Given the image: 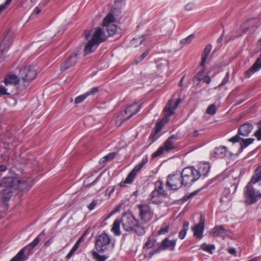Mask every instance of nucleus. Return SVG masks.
Instances as JSON below:
<instances>
[{
    "instance_id": "obj_1",
    "label": "nucleus",
    "mask_w": 261,
    "mask_h": 261,
    "mask_svg": "<svg viewBox=\"0 0 261 261\" xmlns=\"http://www.w3.org/2000/svg\"><path fill=\"white\" fill-rule=\"evenodd\" d=\"M121 221L125 231H134L138 236H142L145 234V227L139 220L136 219L132 213L123 214Z\"/></svg>"
},
{
    "instance_id": "obj_2",
    "label": "nucleus",
    "mask_w": 261,
    "mask_h": 261,
    "mask_svg": "<svg viewBox=\"0 0 261 261\" xmlns=\"http://www.w3.org/2000/svg\"><path fill=\"white\" fill-rule=\"evenodd\" d=\"M181 102L180 98L174 100L170 99L164 109V117L162 120L158 122L155 125L153 131L155 133H159L163 128L164 122L166 123L169 120V117L174 114V111L177 108L179 103Z\"/></svg>"
},
{
    "instance_id": "obj_3",
    "label": "nucleus",
    "mask_w": 261,
    "mask_h": 261,
    "mask_svg": "<svg viewBox=\"0 0 261 261\" xmlns=\"http://www.w3.org/2000/svg\"><path fill=\"white\" fill-rule=\"evenodd\" d=\"M107 40V36L105 34L100 28L95 29L93 34L92 38L89 41L84 47L85 55L90 54L95 51L99 44Z\"/></svg>"
},
{
    "instance_id": "obj_4",
    "label": "nucleus",
    "mask_w": 261,
    "mask_h": 261,
    "mask_svg": "<svg viewBox=\"0 0 261 261\" xmlns=\"http://www.w3.org/2000/svg\"><path fill=\"white\" fill-rule=\"evenodd\" d=\"M180 174L181 178V184L186 187H190L195 181L199 178V174L197 169L193 167L185 168Z\"/></svg>"
},
{
    "instance_id": "obj_5",
    "label": "nucleus",
    "mask_w": 261,
    "mask_h": 261,
    "mask_svg": "<svg viewBox=\"0 0 261 261\" xmlns=\"http://www.w3.org/2000/svg\"><path fill=\"white\" fill-rule=\"evenodd\" d=\"M15 181L13 177H7L3 178L0 182V187L3 188L2 198L4 203L8 201L11 198Z\"/></svg>"
},
{
    "instance_id": "obj_6",
    "label": "nucleus",
    "mask_w": 261,
    "mask_h": 261,
    "mask_svg": "<svg viewBox=\"0 0 261 261\" xmlns=\"http://www.w3.org/2000/svg\"><path fill=\"white\" fill-rule=\"evenodd\" d=\"M115 20V16L111 13L108 14L103 20L102 28H100L107 36V38L108 36H112L115 34L119 29L113 24Z\"/></svg>"
},
{
    "instance_id": "obj_7",
    "label": "nucleus",
    "mask_w": 261,
    "mask_h": 261,
    "mask_svg": "<svg viewBox=\"0 0 261 261\" xmlns=\"http://www.w3.org/2000/svg\"><path fill=\"white\" fill-rule=\"evenodd\" d=\"M177 140V137L176 136L172 135L170 136L165 141L163 145L160 146L158 149L152 154V157H158L163 154L164 152H169L171 150L175 149L176 146L175 145V142Z\"/></svg>"
},
{
    "instance_id": "obj_8",
    "label": "nucleus",
    "mask_w": 261,
    "mask_h": 261,
    "mask_svg": "<svg viewBox=\"0 0 261 261\" xmlns=\"http://www.w3.org/2000/svg\"><path fill=\"white\" fill-rule=\"evenodd\" d=\"M111 243V238L106 233L97 236L95 241V249L99 253H103L108 250Z\"/></svg>"
},
{
    "instance_id": "obj_9",
    "label": "nucleus",
    "mask_w": 261,
    "mask_h": 261,
    "mask_svg": "<svg viewBox=\"0 0 261 261\" xmlns=\"http://www.w3.org/2000/svg\"><path fill=\"white\" fill-rule=\"evenodd\" d=\"M166 186L169 190H176L183 186L180 173H172L168 175Z\"/></svg>"
},
{
    "instance_id": "obj_10",
    "label": "nucleus",
    "mask_w": 261,
    "mask_h": 261,
    "mask_svg": "<svg viewBox=\"0 0 261 261\" xmlns=\"http://www.w3.org/2000/svg\"><path fill=\"white\" fill-rule=\"evenodd\" d=\"M19 75L24 83L29 84L35 79L37 72L33 67L26 66L19 70Z\"/></svg>"
},
{
    "instance_id": "obj_11",
    "label": "nucleus",
    "mask_w": 261,
    "mask_h": 261,
    "mask_svg": "<svg viewBox=\"0 0 261 261\" xmlns=\"http://www.w3.org/2000/svg\"><path fill=\"white\" fill-rule=\"evenodd\" d=\"M139 216L141 221V224H146L149 222L153 217V213L151 211L150 206L147 204H139Z\"/></svg>"
},
{
    "instance_id": "obj_12",
    "label": "nucleus",
    "mask_w": 261,
    "mask_h": 261,
    "mask_svg": "<svg viewBox=\"0 0 261 261\" xmlns=\"http://www.w3.org/2000/svg\"><path fill=\"white\" fill-rule=\"evenodd\" d=\"M253 128V126L252 124L249 122L244 123L239 127L238 131V134L231 138L229 141L233 143L239 142L241 139L240 136L244 137L248 136L252 132Z\"/></svg>"
},
{
    "instance_id": "obj_13",
    "label": "nucleus",
    "mask_w": 261,
    "mask_h": 261,
    "mask_svg": "<svg viewBox=\"0 0 261 261\" xmlns=\"http://www.w3.org/2000/svg\"><path fill=\"white\" fill-rule=\"evenodd\" d=\"M141 103L134 102L132 105L128 107L124 112L121 113V116L123 117V119L120 118L121 121L120 125L122 124L124 121L129 119L134 115L137 113L141 108Z\"/></svg>"
},
{
    "instance_id": "obj_14",
    "label": "nucleus",
    "mask_w": 261,
    "mask_h": 261,
    "mask_svg": "<svg viewBox=\"0 0 261 261\" xmlns=\"http://www.w3.org/2000/svg\"><path fill=\"white\" fill-rule=\"evenodd\" d=\"M252 185L248 183L245 187V202L249 204L254 203L257 201V196L256 195L254 189Z\"/></svg>"
},
{
    "instance_id": "obj_15",
    "label": "nucleus",
    "mask_w": 261,
    "mask_h": 261,
    "mask_svg": "<svg viewBox=\"0 0 261 261\" xmlns=\"http://www.w3.org/2000/svg\"><path fill=\"white\" fill-rule=\"evenodd\" d=\"M79 58V53L77 52L72 53L61 64V70H66L70 67L74 66L77 63Z\"/></svg>"
},
{
    "instance_id": "obj_16",
    "label": "nucleus",
    "mask_w": 261,
    "mask_h": 261,
    "mask_svg": "<svg viewBox=\"0 0 261 261\" xmlns=\"http://www.w3.org/2000/svg\"><path fill=\"white\" fill-rule=\"evenodd\" d=\"M204 217L202 215H201L199 222L192 228V230L194 232V236L198 239H201L203 237V233L204 229Z\"/></svg>"
},
{
    "instance_id": "obj_17",
    "label": "nucleus",
    "mask_w": 261,
    "mask_h": 261,
    "mask_svg": "<svg viewBox=\"0 0 261 261\" xmlns=\"http://www.w3.org/2000/svg\"><path fill=\"white\" fill-rule=\"evenodd\" d=\"M15 179L14 188L20 191L28 190L30 189L31 181L30 179H18L13 177Z\"/></svg>"
},
{
    "instance_id": "obj_18",
    "label": "nucleus",
    "mask_w": 261,
    "mask_h": 261,
    "mask_svg": "<svg viewBox=\"0 0 261 261\" xmlns=\"http://www.w3.org/2000/svg\"><path fill=\"white\" fill-rule=\"evenodd\" d=\"M177 239L174 240H169V238H165L159 246L161 250L168 249L170 251H173L175 249Z\"/></svg>"
},
{
    "instance_id": "obj_19",
    "label": "nucleus",
    "mask_w": 261,
    "mask_h": 261,
    "mask_svg": "<svg viewBox=\"0 0 261 261\" xmlns=\"http://www.w3.org/2000/svg\"><path fill=\"white\" fill-rule=\"evenodd\" d=\"M226 230L223 225L216 226L210 230V234L214 237H224Z\"/></svg>"
},
{
    "instance_id": "obj_20",
    "label": "nucleus",
    "mask_w": 261,
    "mask_h": 261,
    "mask_svg": "<svg viewBox=\"0 0 261 261\" xmlns=\"http://www.w3.org/2000/svg\"><path fill=\"white\" fill-rule=\"evenodd\" d=\"M261 181V165L258 166L254 171L249 184L254 185Z\"/></svg>"
},
{
    "instance_id": "obj_21",
    "label": "nucleus",
    "mask_w": 261,
    "mask_h": 261,
    "mask_svg": "<svg viewBox=\"0 0 261 261\" xmlns=\"http://www.w3.org/2000/svg\"><path fill=\"white\" fill-rule=\"evenodd\" d=\"M210 170V165L207 163H201L199 164L197 172L199 174V177L201 176H206Z\"/></svg>"
},
{
    "instance_id": "obj_22",
    "label": "nucleus",
    "mask_w": 261,
    "mask_h": 261,
    "mask_svg": "<svg viewBox=\"0 0 261 261\" xmlns=\"http://www.w3.org/2000/svg\"><path fill=\"white\" fill-rule=\"evenodd\" d=\"M19 82V78L15 74L7 75L4 80V83L11 84L17 87Z\"/></svg>"
},
{
    "instance_id": "obj_23",
    "label": "nucleus",
    "mask_w": 261,
    "mask_h": 261,
    "mask_svg": "<svg viewBox=\"0 0 261 261\" xmlns=\"http://www.w3.org/2000/svg\"><path fill=\"white\" fill-rule=\"evenodd\" d=\"M160 196H162V194L154 189L149 195L148 200L153 204H160L162 202L159 198Z\"/></svg>"
},
{
    "instance_id": "obj_24",
    "label": "nucleus",
    "mask_w": 261,
    "mask_h": 261,
    "mask_svg": "<svg viewBox=\"0 0 261 261\" xmlns=\"http://www.w3.org/2000/svg\"><path fill=\"white\" fill-rule=\"evenodd\" d=\"M212 45L211 44H207L205 47L204 50L202 52L201 55V61L200 66L203 67L205 65V63L209 56V54L212 49Z\"/></svg>"
},
{
    "instance_id": "obj_25",
    "label": "nucleus",
    "mask_w": 261,
    "mask_h": 261,
    "mask_svg": "<svg viewBox=\"0 0 261 261\" xmlns=\"http://www.w3.org/2000/svg\"><path fill=\"white\" fill-rule=\"evenodd\" d=\"M86 232H84L83 234L79 239V240L75 243L72 249L70 250L69 252L67 254L66 256V258L68 259L70 258L71 256L74 254L75 251L78 249L80 246V243L82 241L83 238L85 236Z\"/></svg>"
},
{
    "instance_id": "obj_26",
    "label": "nucleus",
    "mask_w": 261,
    "mask_h": 261,
    "mask_svg": "<svg viewBox=\"0 0 261 261\" xmlns=\"http://www.w3.org/2000/svg\"><path fill=\"white\" fill-rule=\"evenodd\" d=\"M214 153L216 157L223 158L226 156L227 148L223 146H219L215 148Z\"/></svg>"
},
{
    "instance_id": "obj_27",
    "label": "nucleus",
    "mask_w": 261,
    "mask_h": 261,
    "mask_svg": "<svg viewBox=\"0 0 261 261\" xmlns=\"http://www.w3.org/2000/svg\"><path fill=\"white\" fill-rule=\"evenodd\" d=\"M154 190L158 191L159 194H161L162 196H167L168 194L167 192L164 189L163 182L161 180H158L154 184Z\"/></svg>"
},
{
    "instance_id": "obj_28",
    "label": "nucleus",
    "mask_w": 261,
    "mask_h": 261,
    "mask_svg": "<svg viewBox=\"0 0 261 261\" xmlns=\"http://www.w3.org/2000/svg\"><path fill=\"white\" fill-rule=\"evenodd\" d=\"M121 220H115L113 224V226L111 228V231L114 233L115 236H119L121 234V231L120 229Z\"/></svg>"
},
{
    "instance_id": "obj_29",
    "label": "nucleus",
    "mask_w": 261,
    "mask_h": 261,
    "mask_svg": "<svg viewBox=\"0 0 261 261\" xmlns=\"http://www.w3.org/2000/svg\"><path fill=\"white\" fill-rule=\"evenodd\" d=\"M147 162L148 159L147 157L143 158L140 163L135 166L134 169L132 170V172L137 175V173L141 170V169L145 166Z\"/></svg>"
},
{
    "instance_id": "obj_30",
    "label": "nucleus",
    "mask_w": 261,
    "mask_h": 261,
    "mask_svg": "<svg viewBox=\"0 0 261 261\" xmlns=\"http://www.w3.org/2000/svg\"><path fill=\"white\" fill-rule=\"evenodd\" d=\"M136 176V175L131 171L126 177L125 180L123 181H121L120 183L119 186L120 187H124L126 184H132L134 181Z\"/></svg>"
},
{
    "instance_id": "obj_31",
    "label": "nucleus",
    "mask_w": 261,
    "mask_h": 261,
    "mask_svg": "<svg viewBox=\"0 0 261 261\" xmlns=\"http://www.w3.org/2000/svg\"><path fill=\"white\" fill-rule=\"evenodd\" d=\"M189 222L185 221L184 222L183 225H182V228L180 230V231L179 232V234H178V237L180 239L182 240L185 238V237L187 234V232L189 228Z\"/></svg>"
},
{
    "instance_id": "obj_32",
    "label": "nucleus",
    "mask_w": 261,
    "mask_h": 261,
    "mask_svg": "<svg viewBox=\"0 0 261 261\" xmlns=\"http://www.w3.org/2000/svg\"><path fill=\"white\" fill-rule=\"evenodd\" d=\"M145 40V36L142 35L141 37L133 38L131 41V45L135 47L143 44Z\"/></svg>"
},
{
    "instance_id": "obj_33",
    "label": "nucleus",
    "mask_w": 261,
    "mask_h": 261,
    "mask_svg": "<svg viewBox=\"0 0 261 261\" xmlns=\"http://www.w3.org/2000/svg\"><path fill=\"white\" fill-rule=\"evenodd\" d=\"M240 140L242 141L240 143L241 148L242 150H243L244 148L247 147L248 145L253 143L255 139L253 138H248L244 139L241 138Z\"/></svg>"
},
{
    "instance_id": "obj_34",
    "label": "nucleus",
    "mask_w": 261,
    "mask_h": 261,
    "mask_svg": "<svg viewBox=\"0 0 261 261\" xmlns=\"http://www.w3.org/2000/svg\"><path fill=\"white\" fill-rule=\"evenodd\" d=\"M200 248L204 251H205L211 254L213 253L214 250L215 249V246L213 244H202Z\"/></svg>"
},
{
    "instance_id": "obj_35",
    "label": "nucleus",
    "mask_w": 261,
    "mask_h": 261,
    "mask_svg": "<svg viewBox=\"0 0 261 261\" xmlns=\"http://www.w3.org/2000/svg\"><path fill=\"white\" fill-rule=\"evenodd\" d=\"M24 249L20 250L18 253L10 261H24Z\"/></svg>"
},
{
    "instance_id": "obj_36",
    "label": "nucleus",
    "mask_w": 261,
    "mask_h": 261,
    "mask_svg": "<svg viewBox=\"0 0 261 261\" xmlns=\"http://www.w3.org/2000/svg\"><path fill=\"white\" fill-rule=\"evenodd\" d=\"M97 251H93L92 252L93 258L96 261H105L108 258V256L101 255Z\"/></svg>"
},
{
    "instance_id": "obj_37",
    "label": "nucleus",
    "mask_w": 261,
    "mask_h": 261,
    "mask_svg": "<svg viewBox=\"0 0 261 261\" xmlns=\"http://www.w3.org/2000/svg\"><path fill=\"white\" fill-rule=\"evenodd\" d=\"M5 84V87L6 89H7L8 90L9 89L10 91H8L9 92H10V93L12 95V94H14V93H16L17 92V90L16 89H17V87L16 86H14L12 85H11V84Z\"/></svg>"
},
{
    "instance_id": "obj_38",
    "label": "nucleus",
    "mask_w": 261,
    "mask_h": 261,
    "mask_svg": "<svg viewBox=\"0 0 261 261\" xmlns=\"http://www.w3.org/2000/svg\"><path fill=\"white\" fill-rule=\"evenodd\" d=\"M8 91H10L9 89H6L4 85H0V97L4 95H11Z\"/></svg>"
},
{
    "instance_id": "obj_39",
    "label": "nucleus",
    "mask_w": 261,
    "mask_h": 261,
    "mask_svg": "<svg viewBox=\"0 0 261 261\" xmlns=\"http://www.w3.org/2000/svg\"><path fill=\"white\" fill-rule=\"evenodd\" d=\"M216 112V106L214 104L210 105L206 110V113L210 115H214Z\"/></svg>"
},
{
    "instance_id": "obj_40",
    "label": "nucleus",
    "mask_w": 261,
    "mask_h": 261,
    "mask_svg": "<svg viewBox=\"0 0 261 261\" xmlns=\"http://www.w3.org/2000/svg\"><path fill=\"white\" fill-rule=\"evenodd\" d=\"M169 230V225L162 226L160 229L158 231V234L159 235L164 234L167 233Z\"/></svg>"
},
{
    "instance_id": "obj_41",
    "label": "nucleus",
    "mask_w": 261,
    "mask_h": 261,
    "mask_svg": "<svg viewBox=\"0 0 261 261\" xmlns=\"http://www.w3.org/2000/svg\"><path fill=\"white\" fill-rule=\"evenodd\" d=\"M87 97L86 93L84 94L81 95L77 97H76L75 99V103L76 104L80 103L82 102L85 98Z\"/></svg>"
},
{
    "instance_id": "obj_42",
    "label": "nucleus",
    "mask_w": 261,
    "mask_h": 261,
    "mask_svg": "<svg viewBox=\"0 0 261 261\" xmlns=\"http://www.w3.org/2000/svg\"><path fill=\"white\" fill-rule=\"evenodd\" d=\"M149 54V50L144 51L141 56L137 58L136 60V63L138 64L141 62Z\"/></svg>"
},
{
    "instance_id": "obj_43",
    "label": "nucleus",
    "mask_w": 261,
    "mask_h": 261,
    "mask_svg": "<svg viewBox=\"0 0 261 261\" xmlns=\"http://www.w3.org/2000/svg\"><path fill=\"white\" fill-rule=\"evenodd\" d=\"M194 37V35L192 34V35L189 36L188 37H187L186 38L181 40L180 42H181V43L185 44H189L193 39Z\"/></svg>"
},
{
    "instance_id": "obj_44",
    "label": "nucleus",
    "mask_w": 261,
    "mask_h": 261,
    "mask_svg": "<svg viewBox=\"0 0 261 261\" xmlns=\"http://www.w3.org/2000/svg\"><path fill=\"white\" fill-rule=\"evenodd\" d=\"M39 241H40V240L39 239V236H38L34 239V240L32 243H31L28 245V247L30 248L31 249H33L38 244Z\"/></svg>"
},
{
    "instance_id": "obj_45",
    "label": "nucleus",
    "mask_w": 261,
    "mask_h": 261,
    "mask_svg": "<svg viewBox=\"0 0 261 261\" xmlns=\"http://www.w3.org/2000/svg\"><path fill=\"white\" fill-rule=\"evenodd\" d=\"M229 79V73L228 72H227L226 73L225 77L223 79L222 82L218 86V87H222V86H224L225 85H226V84L228 82Z\"/></svg>"
},
{
    "instance_id": "obj_46",
    "label": "nucleus",
    "mask_w": 261,
    "mask_h": 261,
    "mask_svg": "<svg viewBox=\"0 0 261 261\" xmlns=\"http://www.w3.org/2000/svg\"><path fill=\"white\" fill-rule=\"evenodd\" d=\"M99 91V88L98 87H93L92 89H91L89 91L87 92L86 93V95L88 96L90 95H93Z\"/></svg>"
},
{
    "instance_id": "obj_47",
    "label": "nucleus",
    "mask_w": 261,
    "mask_h": 261,
    "mask_svg": "<svg viewBox=\"0 0 261 261\" xmlns=\"http://www.w3.org/2000/svg\"><path fill=\"white\" fill-rule=\"evenodd\" d=\"M116 155V153L111 152L104 156L106 162L112 160Z\"/></svg>"
},
{
    "instance_id": "obj_48",
    "label": "nucleus",
    "mask_w": 261,
    "mask_h": 261,
    "mask_svg": "<svg viewBox=\"0 0 261 261\" xmlns=\"http://www.w3.org/2000/svg\"><path fill=\"white\" fill-rule=\"evenodd\" d=\"M153 244L151 242L150 238H148L147 240V241H146V242L144 244L143 248H147V249L148 248H152L153 247Z\"/></svg>"
},
{
    "instance_id": "obj_49",
    "label": "nucleus",
    "mask_w": 261,
    "mask_h": 261,
    "mask_svg": "<svg viewBox=\"0 0 261 261\" xmlns=\"http://www.w3.org/2000/svg\"><path fill=\"white\" fill-rule=\"evenodd\" d=\"M97 204V201L96 200H93L90 204L88 206V208L89 211L93 210Z\"/></svg>"
},
{
    "instance_id": "obj_50",
    "label": "nucleus",
    "mask_w": 261,
    "mask_h": 261,
    "mask_svg": "<svg viewBox=\"0 0 261 261\" xmlns=\"http://www.w3.org/2000/svg\"><path fill=\"white\" fill-rule=\"evenodd\" d=\"M195 4L194 3H189L185 6V9L187 11H191L195 8Z\"/></svg>"
},
{
    "instance_id": "obj_51",
    "label": "nucleus",
    "mask_w": 261,
    "mask_h": 261,
    "mask_svg": "<svg viewBox=\"0 0 261 261\" xmlns=\"http://www.w3.org/2000/svg\"><path fill=\"white\" fill-rule=\"evenodd\" d=\"M254 135L256 137L257 140H261V127H259L255 132Z\"/></svg>"
},
{
    "instance_id": "obj_52",
    "label": "nucleus",
    "mask_w": 261,
    "mask_h": 261,
    "mask_svg": "<svg viewBox=\"0 0 261 261\" xmlns=\"http://www.w3.org/2000/svg\"><path fill=\"white\" fill-rule=\"evenodd\" d=\"M158 133H155V132L153 130V132L150 134V135L149 136V139H151L152 142H154L155 140H156L158 139V136H156V135Z\"/></svg>"
},
{
    "instance_id": "obj_53",
    "label": "nucleus",
    "mask_w": 261,
    "mask_h": 261,
    "mask_svg": "<svg viewBox=\"0 0 261 261\" xmlns=\"http://www.w3.org/2000/svg\"><path fill=\"white\" fill-rule=\"evenodd\" d=\"M84 35L85 39L88 40L91 36V32L89 31L86 30L84 33Z\"/></svg>"
},
{
    "instance_id": "obj_54",
    "label": "nucleus",
    "mask_w": 261,
    "mask_h": 261,
    "mask_svg": "<svg viewBox=\"0 0 261 261\" xmlns=\"http://www.w3.org/2000/svg\"><path fill=\"white\" fill-rule=\"evenodd\" d=\"M228 252L231 254L236 255L237 254L236 250L234 248H229L228 249Z\"/></svg>"
},
{
    "instance_id": "obj_55",
    "label": "nucleus",
    "mask_w": 261,
    "mask_h": 261,
    "mask_svg": "<svg viewBox=\"0 0 261 261\" xmlns=\"http://www.w3.org/2000/svg\"><path fill=\"white\" fill-rule=\"evenodd\" d=\"M195 79H197L199 81L203 80V77H202V74L199 72L195 77Z\"/></svg>"
},
{
    "instance_id": "obj_56",
    "label": "nucleus",
    "mask_w": 261,
    "mask_h": 261,
    "mask_svg": "<svg viewBox=\"0 0 261 261\" xmlns=\"http://www.w3.org/2000/svg\"><path fill=\"white\" fill-rule=\"evenodd\" d=\"M203 80L204 82H205L207 84L210 83V82L211 81V79L210 77L208 76L204 77Z\"/></svg>"
},
{
    "instance_id": "obj_57",
    "label": "nucleus",
    "mask_w": 261,
    "mask_h": 261,
    "mask_svg": "<svg viewBox=\"0 0 261 261\" xmlns=\"http://www.w3.org/2000/svg\"><path fill=\"white\" fill-rule=\"evenodd\" d=\"M41 11V9L38 7H36L33 11V14H38L40 13Z\"/></svg>"
},
{
    "instance_id": "obj_58",
    "label": "nucleus",
    "mask_w": 261,
    "mask_h": 261,
    "mask_svg": "<svg viewBox=\"0 0 261 261\" xmlns=\"http://www.w3.org/2000/svg\"><path fill=\"white\" fill-rule=\"evenodd\" d=\"M7 167L5 165H0V172H4L7 170Z\"/></svg>"
},
{
    "instance_id": "obj_59",
    "label": "nucleus",
    "mask_w": 261,
    "mask_h": 261,
    "mask_svg": "<svg viewBox=\"0 0 261 261\" xmlns=\"http://www.w3.org/2000/svg\"><path fill=\"white\" fill-rule=\"evenodd\" d=\"M6 41V38H5L0 44V50H1L2 53H3L4 51V48H3V45H4Z\"/></svg>"
},
{
    "instance_id": "obj_60",
    "label": "nucleus",
    "mask_w": 261,
    "mask_h": 261,
    "mask_svg": "<svg viewBox=\"0 0 261 261\" xmlns=\"http://www.w3.org/2000/svg\"><path fill=\"white\" fill-rule=\"evenodd\" d=\"M121 207V205H119L117 206H116L113 211V212L115 213H116L118 212H119L120 208Z\"/></svg>"
},
{
    "instance_id": "obj_61",
    "label": "nucleus",
    "mask_w": 261,
    "mask_h": 261,
    "mask_svg": "<svg viewBox=\"0 0 261 261\" xmlns=\"http://www.w3.org/2000/svg\"><path fill=\"white\" fill-rule=\"evenodd\" d=\"M199 136V132L197 130H194L193 133V137H197Z\"/></svg>"
},
{
    "instance_id": "obj_62",
    "label": "nucleus",
    "mask_w": 261,
    "mask_h": 261,
    "mask_svg": "<svg viewBox=\"0 0 261 261\" xmlns=\"http://www.w3.org/2000/svg\"><path fill=\"white\" fill-rule=\"evenodd\" d=\"M223 35H224V32L222 34V35L220 36V37H219L217 40V42L218 43H221L222 41V39H223Z\"/></svg>"
},
{
    "instance_id": "obj_63",
    "label": "nucleus",
    "mask_w": 261,
    "mask_h": 261,
    "mask_svg": "<svg viewBox=\"0 0 261 261\" xmlns=\"http://www.w3.org/2000/svg\"><path fill=\"white\" fill-rule=\"evenodd\" d=\"M190 197V195H188L187 196H184L183 197V198H182V201L183 202H185V201H186L188 200V199H189Z\"/></svg>"
},
{
    "instance_id": "obj_64",
    "label": "nucleus",
    "mask_w": 261,
    "mask_h": 261,
    "mask_svg": "<svg viewBox=\"0 0 261 261\" xmlns=\"http://www.w3.org/2000/svg\"><path fill=\"white\" fill-rule=\"evenodd\" d=\"M199 191V190H197V191H195L192 193H191L189 195L190 196V197H192L194 196H195L196 194H197V193H198V192Z\"/></svg>"
}]
</instances>
